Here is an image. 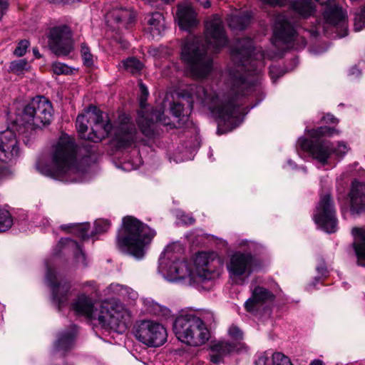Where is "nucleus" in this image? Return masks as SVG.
I'll list each match as a JSON object with an SVG mask.
<instances>
[{"label": "nucleus", "instance_id": "obj_24", "mask_svg": "<svg viewBox=\"0 0 365 365\" xmlns=\"http://www.w3.org/2000/svg\"><path fill=\"white\" fill-rule=\"evenodd\" d=\"M106 18L108 22L112 23L113 21L119 24V26L127 29L134 21L135 14L131 10L116 9L108 12Z\"/></svg>", "mask_w": 365, "mask_h": 365}, {"label": "nucleus", "instance_id": "obj_5", "mask_svg": "<svg viewBox=\"0 0 365 365\" xmlns=\"http://www.w3.org/2000/svg\"><path fill=\"white\" fill-rule=\"evenodd\" d=\"M76 153L73 140L68 135H63L53 148L51 162L47 164L40 159L36 163V169L42 175L53 179L76 182L80 170Z\"/></svg>", "mask_w": 365, "mask_h": 365}, {"label": "nucleus", "instance_id": "obj_1", "mask_svg": "<svg viewBox=\"0 0 365 365\" xmlns=\"http://www.w3.org/2000/svg\"><path fill=\"white\" fill-rule=\"evenodd\" d=\"M264 56L261 49L254 47L251 38L237 40L231 49L235 68L230 71V93L217 92L211 86L192 84L182 90L180 95L187 101L190 110L195 103L206 106L220 124L228 125L232 129L239 115L237 97L249 95L257 89Z\"/></svg>", "mask_w": 365, "mask_h": 365}, {"label": "nucleus", "instance_id": "obj_55", "mask_svg": "<svg viewBox=\"0 0 365 365\" xmlns=\"http://www.w3.org/2000/svg\"><path fill=\"white\" fill-rule=\"evenodd\" d=\"M309 365H324L323 361L319 359L312 361Z\"/></svg>", "mask_w": 365, "mask_h": 365}, {"label": "nucleus", "instance_id": "obj_21", "mask_svg": "<svg viewBox=\"0 0 365 365\" xmlns=\"http://www.w3.org/2000/svg\"><path fill=\"white\" fill-rule=\"evenodd\" d=\"M273 299L274 294L270 291L262 287H257L252 291V297L245 302V307L247 312L254 313L263 303Z\"/></svg>", "mask_w": 365, "mask_h": 365}, {"label": "nucleus", "instance_id": "obj_8", "mask_svg": "<svg viewBox=\"0 0 365 365\" xmlns=\"http://www.w3.org/2000/svg\"><path fill=\"white\" fill-rule=\"evenodd\" d=\"M309 135L315 140H309L304 138L298 140V145L304 150L310 153L312 158L322 165L328 164L332 160H340L349 152V148L346 143L338 141L332 143L326 140H319L323 136H331L337 133L334 128L327 126L307 130Z\"/></svg>", "mask_w": 365, "mask_h": 365}, {"label": "nucleus", "instance_id": "obj_19", "mask_svg": "<svg viewBox=\"0 0 365 365\" xmlns=\"http://www.w3.org/2000/svg\"><path fill=\"white\" fill-rule=\"evenodd\" d=\"M154 123L168 124L162 108L152 110L150 113H147L143 110L138 112V124L145 136H150L153 134L152 126Z\"/></svg>", "mask_w": 365, "mask_h": 365}, {"label": "nucleus", "instance_id": "obj_15", "mask_svg": "<svg viewBox=\"0 0 365 365\" xmlns=\"http://www.w3.org/2000/svg\"><path fill=\"white\" fill-rule=\"evenodd\" d=\"M253 257L250 253L237 252L234 253L227 264V270L231 279L242 284L252 273Z\"/></svg>", "mask_w": 365, "mask_h": 365}, {"label": "nucleus", "instance_id": "obj_11", "mask_svg": "<svg viewBox=\"0 0 365 365\" xmlns=\"http://www.w3.org/2000/svg\"><path fill=\"white\" fill-rule=\"evenodd\" d=\"M281 43L295 49L304 48L307 44L305 38L299 37L294 25L284 14L277 16L274 26L273 43L279 46Z\"/></svg>", "mask_w": 365, "mask_h": 365}, {"label": "nucleus", "instance_id": "obj_56", "mask_svg": "<svg viewBox=\"0 0 365 365\" xmlns=\"http://www.w3.org/2000/svg\"><path fill=\"white\" fill-rule=\"evenodd\" d=\"M33 53H34V55L36 56V58H39L41 57V54H40L38 48H33Z\"/></svg>", "mask_w": 365, "mask_h": 365}, {"label": "nucleus", "instance_id": "obj_29", "mask_svg": "<svg viewBox=\"0 0 365 365\" xmlns=\"http://www.w3.org/2000/svg\"><path fill=\"white\" fill-rule=\"evenodd\" d=\"M292 9L302 17L311 16L314 12V6L310 0H296L291 4Z\"/></svg>", "mask_w": 365, "mask_h": 365}, {"label": "nucleus", "instance_id": "obj_12", "mask_svg": "<svg viewBox=\"0 0 365 365\" xmlns=\"http://www.w3.org/2000/svg\"><path fill=\"white\" fill-rule=\"evenodd\" d=\"M135 338L150 347H158L167 341L166 329L160 323L152 320L138 322L134 327Z\"/></svg>", "mask_w": 365, "mask_h": 365}, {"label": "nucleus", "instance_id": "obj_50", "mask_svg": "<svg viewBox=\"0 0 365 365\" xmlns=\"http://www.w3.org/2000/svg\"><path fill=\"white\" fill-rule=\"evenodd\" d=\"M322 120L326 123H334L336 122V119L334 118L333 115L327 114L324 115Z\"/></svg>", "mask_w": 365, "mask_h": 365}, {"label": "nucleus", "instance_id": "obj_3", "mask_svg": "<svg viewBox=\"0 0 365 365\" xmlns=\"http://www.w3.org/2000/svg\"><path fill=\"white\" fill-rule=\"evenodd\" d=\"M76 125L81 138L94 143L112 136L118 147L125 148L136 140V129L126 115H120L113 125L108 115L96 107L91 106L85 113L79 114Z\"/></svg>", "mask_w": 365, "mask_h": 365}, {"label": "nucleus", "instance_id": "obj_40", "mask_svg": "<svg viewBox=\"0 0 365 365\" xmlns=\"http://www.w3.org/2000/svg\"><path fill=\"white\" fill-rule=\"evenodd\" d=\"M52 70L57 75L69 74L72 70L66 64L60 62H55L52 64Z\"/></svg>", "mask_w": 365, "mask_h": 365}, {"label": "nucleus", "instance_id": "obj_20", "mask_svg": "<svg viewBox=\"0 0 365 365\" xmlns=\"http://www.w3.org/2000/svg\"><path fill=\"white\" fill-rule=\"evenodd\" d=\"M176 20L181 29L190 30L199 23L197 14L191 4L185 1L178 4L176 11Z\"/></svg>", "mask_w": 365, "mask_h": 365}, {"label": "nucleus", "instance_id": "obj_14", "mask_svg": "<svg viewBox=\"0 0 365 365\" xmlns=\"http://www.w3.org/2000/svg\"><path fill=\"white\" fill-rule=\"evenodd\" d=\"M314 219L315 222L325 232L333 233L336 231V211L329 193L321 196Z\"/></svg>", "mask_w": 365, "mask_h": 365}, {"label": "nucleus", "instance_id": "obj_42", "mask_svg": "<svg viewBox=\"0 0 365 365\" xmlns=\"http://www.w3.org/2000/svg\"><path fill=\"white\" fill-rule=\"evenodd\" d=\"M170 110L173 115L176 118L185 115L184 106L180 103H173L171 106Z\"/></svg>", "mask_w": 365, "mask_h": 365}, {"label": "nucleus", "instance_id": "obj_18", "mask_svg": "<svg viewBox=\"0 0 365 365\" xmlns=\"http://www.w3.org/2000/svg\"><path fill=\"white\" fill-rule=\"evenodd\" d=\"M46 280L51 289L53 301L60 309L68 302L71 286L67 282H59L56 272L50 268L47 270Z\"/></svg>", "mask_w": 365, "mask_h": 365}, {"label": "nucleus", "instance_id": "obj_25", "mask_svg": "<svg viewBox=\"0 0 365 365\" xmlns=\"http://www.w3.org/2000/svg\"><path fill=\"white\" fill-rule=\"evenodd\" d=\"M354 237V248L357 256V263L360 266H365V228L354 227L352 229Z\"/></svg>", "mask_w": 365, "mask_h": 365}, {"label": "nucleus", "instance_id": "obj_17", "mask_svg": "<svg viewBox=\"0 0 365 365\" xmlns=\"http://www.w3.org/2000/svg\"><path fill=\"white\" fill-rule=\"evenodd\" d=\"M0 161L9 163L19 155V148L15 133L10 129L0 132Z\"/></svg>", "mask_w": 365, "mask_h": 365}, {"label": "nucleus", "instance_id": "obj_7", "mask_svg": "<svg viewBox=\"0 0 365 365\" xmlns=\"http://www.w3.org/2000/svg\"><path fill=\"white\" fill-rule=\"evenodd\" d=\"M155 235V231L138 219L127 216L123 219L122 227L119 230L116 245L118 248L137 259L145 255V247Z\"/></svg>", "mask_w": 365, "mask_h": 365}, {"label": "nucleus", "instance_id": "obj_4", "mask_svg": "<svg viewBox=\"0 0 365 365\" xmlns=\"http://www.w3.org/2000/svg\"><path fill=\"white\" fill-rule=\"evenodd\" d=\"M82 289L85 292L79 294L71 304V308L76 314L91 320H98L102 327L118 332L126 329L130 322V315L122 304L115 302H103L99 309H95L89 295L97 292L96 283L94 281L84 282Z\"/></svg>", "mask_w": 365, "mask_h": 365}, {"label": "nucleus", "instance_id": "obj_6", "mask_svg": "<svg viewBox=\"0 0 365 365\" xmlns=\"http://www.w3.org/2000/svg\"><path fill=\"white\" fill-rule=\"evenodd\" d=\"M166 259H172L169 248L165 250V257L160 258V268L163 271H166V277L170 282H177L187 278L190 283H200L212 280L218 275L214 264V258L206 252H199L195 255L193 270L190 269L186 261L175 258L173 260L172 264L167 268Z\"/></svg>", "mask_w": 365, "mask_h": 365}, {"label": "nucleus", "instance_id": "obj_16", "mask_svg": "<svg viewBox=\"0 0 365 365\" xmlns=\"http://www.w3.org/2000/svg\"><path fill=\"white\" fill-rule=\"evenodd\" d=\"M325 19L324 30L329 27L337 34L339 37H344L347 35L346 15L341 8L331 6L326 9L324 14Z\"/></svg>", "mask_w": 365, "mask_h": 365}, {"label": "nucleus", "instance_id": "obj_53", "mask_svg": "<svg viewBox=\"0 0 365 365\" xmlns=\"http://www.w3.org/2000/svg\"><path fill=\"white\" fill-rule=\"evenodd\" d=\"M351 75L358 76L361 74V71L356 68L353 67L350 71Z\"/></svg>", "mask_w": 365, "mask_h": 365}, {"label": "nucleus", "instance_id": "obj_52", "mask_svg": "<svg viewBox=\"0 0 365 365\" xmlns=\"http://www.w3.org/2000/svg\"><path fill=\"white\" fill-rule=\"evenodd\" d=\"M200 4L205 9L210 6V2L209 0H197Z\"/></svg>", "mask_w": 365, "mask_h": 365}, {"label": "nucleus", "instance_id": "obj_31", "mask_svg": "<svg viewBox=\"0 0 365 365\" xmlns=\"http://www.w3.org/2000/svg\"><path fill=\"white\" fill-rule=\"evenodd\" d=\"M120 66L132 74H136L142 71L143 64L138 58L130 57L122 61Z\"/></svg>", "mask_w": 365, "mask_h": 365}, {"label": "nucleus", "instance_id": "obj_36", "mask_svg": "<svg viewBox=\"0 0 365 365\" xmlns=\"http://www.w3.org/2000/svg\"><path fill=\"white\" fill-rule=\"evenodd\" d=\"M110 227V223L107 220H97L94 222L93 235L101 234L106 232Z\"/></svg>", "mask_w": 365, "mask_h": 365}, {"label": "nucleus", "instance_id": "obj_22", "mask_svg": "<svg viewBox=\"0 0 365 365\" xmlns=\"http://www.w3.org/2000/svg\"><path fill=\"white\" fill-rule=\"evenodd\" d=\"M349 196L351 212L359 213L365 210V184L353 181Z\"/></svg>", "mask_w": 365, "mask_h": 365}, {"label": "nucleus", "instance_id": "obj_10", "mask_svg": "<svg viewBox=\"0 0 365 365\" xmlns=\"http://www.w3.org/2000/svg\"><path fill=\"white\" fill-rule=\"evenodd\" d=\"M53 114L51 103L43 96H37L25 106L21 119L24 124L33 129L50 124Z\"/></svg>", "mask_w": 365, "mask_h": 365}, {"label": "nucleus", "instance_id": "obj_23", "mask_svg": "<svg viewBox=\"0 0 365 365\" xmlns=\"http://www.w3.org/2000/svg\"><path fill=\"white\" fill-rule=\"evenodd\" d=\"M252 14L247 9L233 11L227 18L229 26L233 30H243L250 23Z\"/></svg>", "mask_w": 365, "mask_h": 365}, {"label": "nucleus", "instance_id": "obj_57", "mask_svg": "<svg viewBox=\"0 0 365 365\" xmlns=\"http://www.w3.org/2000/svg\"><path fill=\"white\" fill-rule=\"evenodd\" d=\"M288 163L291 165L292 162L291 160H289Z\"/></svg>", "mask_w": 365, "mask_h": 365}, {"label": "nucleus", "instance_id": "obj_34", "mask_svg": "<svg viewBox=\"0 0 365 365\" xmlns=\"http://www.w3.org/2000/svg\"><path fill=\"white\" fill-rule=\"evenodd\" d=\"M13 225V218L11 213L6 209L0 207V232L9 230Z\"/></svg>", "mask_w": 365, "mask_h": 365}, {"label": "nucleus", "instance_id": "obj_13", "mask_svg": "<svg viewBox=\"0 0 365 365\" xmlns=\"http://www.w3.org/2000/svg\"><path fill=\"white\" fill-rule=\"evenodd\" d=\"M48 45L56 56H66L73 48L71 29L65 25L51 28L48 34Z\"/></svg>", "mask_w": 365, "mask_h": 365}, {"label": "nucleus", "instance_id": "obj_2", "mask_svg": "<svg viewBox=\"0 0 365 365\" xmlns=\"http://www.w3.org/2000/svg\"><path fill=\"white\" fill-rule=\"evenodd\" d=\"M205 38L206 46L198 37H187L182 44L181 60L190 75L196 79L207 77L212 68V58L209 51L218 52L227 43L222 21L219 16L206 22Z\"/></svg>", "mask_w": 365, "mask_h": 365}, {"label": "nucleus", "instance_id": "obj_39", "mask_svg": "<svg viewBox=\"0 0 365 365\" xmlns=\"http://www.w3.org/2000/svg\"><path fill=\"white\" fill-rule=\"evenodd\" d=\"M273 365H292L290 359L280 352H277L272 354Z\"/></svg>", "mask_w": 365, "mask_h": 365}, {"label": "nucleus", "instance_id": "obj_45", "mask_svg": "<svg viewBox=\"0 0 365 365\" xmlns=\"http://www.w3.org/2000/svg\"><path fill=\"white\" fill-rule=\"evenodd\" d=\"M140 86V105L141 108H144L145 105V101H147V98L148 96V91L147 87L140 81L139 83Z\"/></svg>", "mask_w": 365, "mask_h": 365}, {"label": "nucleus", "instance_id": "obj_33", "mask_svg": "<svg viewBox=\"0 0 365 365\" xmlns=\"http://www.w3.org/2000/svg\"><path fill=\"white\" fill-rule=\"evenodd\" d=\"M144 306L146 311L154 315H164L167 312V309L160 306L151 299H145L143 300Z\"/></svg>", "mask_w": 365, "mask_h": 365}, {"label": "nucleus", "instance_id": "obj_51", "mask_svg": "<svg viewBox=\"0 0 365 365\" xmlns=\"http://www.w3.org/2000/svg\"><path fill=\"white\" fill-rule=\"evenodd\" d=\"M317 270L318 273L322 276L326 275V274L327 273V269L324 264H320V265L317 266Z\"/></svg>", "mask_w": 365, "mask_h": 365}, {"label": "nucleus", "instance_id": "obj_47", "mask_svg": "<svg viewBox=\"0 0 365 365\" xmlns=\"http://www.w3.org/2000/svg\"><path fill=\"white\" fill-rule=\"evenodd\" d=\"M255 365H269V357L265 354H261L255 361Z\"/></svg>", "mask_w": 365, "mask_h": 365}, {"label": "nucleus", "instance_id": "obj_28", "mask_svg": "<svg viewBox=\"0 0 365 365\" xmlns=\"http://www.w3.org/2000/svg\"><path fill=\"white\" fill-rule=\"evenodd\" d=\"M58 246H62L65 250L73 251L77 263L86 266L85 255L81 246L76 241L68 238L61 239Z\"/></svg>", "mask_w": 365, "mask_h": 365}, {"label": "nucleus", "instance_id": "obj_35", "mask_svg": "<svg viewBox=\"0 0 365 365\" xmlns=\"http://www.w3.org/2000/svg\"><path fill=\"white\" fill-rule=\"evenodd\" d=\"M61 229L65 230L68 227H71L72 231L75 233L78 237L81 239H86L89 237L88 234V225H72L71 227L67 225H62Z\"/></svg>", "mask_w": 365, "mask_h": 365}, {"label": "nucleus", "instance_id": "obj_46", "mask_svg": "<svg viewBox=\"0 0 365 365\" xmlns=\"http://www.w3.org/2000/svg\"><path fill=\"white\" fill-rule=\"evenodd\" d=\"M282 73L279 68L275 66L269 68V75L273 81H275L279 76H282Z\"/></svg>", "mask_w": 365, "mask_h": 365}, {"label": "nucleus", "instance_id": "obj_41", "mask_svg": "<svg viewBox=\"0 0 365 365\" xmlns=\"http://www.w3.org/2000/svg\"><path fill=\"white\" fill-rule=\"evenodd\" d=\"M81 56L83 63L87 66H91L93 63V55L91 53L90 48L85 44L81 45Z\"/></svg>", "mask_w": 365, "mask_h": 365}, {"label": "nucleus", "instance_id": "obj_32", "mask_svg": "<svg viewBox=\"0 0 365 365\" xmlns=\"http://www.w3.org/2000/svg\"><path fill=\"white\" fill-rule=\"evenodd\" d=\"M110 292L121 295L125 297L134 299L137 297V293L128 287L119 284H111L108 288Z\"/></svg>", "mask_w": 365, "mask_h": 365}, {"label": "nucleus", "instance_id": "obj_27", "mask_svg": "<svg viewBox=\"0 0 365 365\" xmlns=\"http://www.w3.org/2000/svg\"><path fill=\"white\" fill-rule=\"evenodd\" d=\"M233 349L234 346L227 341H221L213 344L211 346L210 361L214 364L220 363Z\"/></svg>", "mask_w": 365, "mask_h": 365}, {"label": "nucleus", "instance_id": "obj_26", "mask_svg": "<svg viewBox=\"0 0 365 365\" xmlns=\"http://www.w3.org/2000/svg\"><path fill=\"white\" fill-rule=\"evenodd\" d=\"M76 333L77 328L75 325H73L68 331L60 333L55 344L56 351L64 354L66 351L72 349L74 345V339Z\"/></svg>", "mask_w": 365, "mask_h": 365}, {"label": "nucleus", "instance_id": "obj_38", "mask_svg": "<svg viewBox=\"0 0 365 365\" xmlns=\"http://www.w3.org/2000/svg\"><path fill=\"white\" fill-rule=\"evenodd\" d=\"M354 26L355 31H359L365 27V6L356 14Z\"/></svg>", "mask_w": 365, "mask_h": 365}, {"label": "nucleus", "instance_id": "obj_48", "mask_svg": "<svg viewBox=\"0 0 365 365\" xmlns=\"http://www.w3.org/2000/svg\"><path fill=\"white\" fill-rule=\"evenodd\" d=\"M9 4L7 0H0V19L6 13Z\"/></svg>", "mask_w": 365, "mask_h": 365}, {"label": "nucleus", "instance_id": "obj_43", "mask_svg": "<svg viewBox=\"0 0 365 365\" xmlns=\"http://www.w3.org/2000/svg\"><path fill=\"white\" fill-rule=\"evenodd\" d=\"M29 46V41L24 39V40H21L17 47L16 48V49L14 50V53L16 56H23L26 52V49L28 48Z\"/></svg>", "mask_w": 365, "mask_h": 365}, {"label": "nucleus", "instance_id": "obj_9", "mask_svg": "<svg viewBox=\"0 0 365 365\" xmlns=\"http://www.w3.org/2000/svg\"><path fill=\"white\" fill-rule=\"evenodd\" d=\"M213 319L211 312L201 317L194 314H180L174 322L173 331L180 341L192 346H201L210 338L206 324H210Z\"/></svg>", "mask_w": 365, "mask_h": 365}, {"label": "nucleus", "instance_id": "obj_54", "mask_svg": "<svg viewBox=\"0 0 365 365\" xmlns=\"http://www.w3.org/2000/svg\"><path fill=\"white\" fill-rule=\"evenodd\" d=\"M50 3L53 4H68V0H48Z\"/></svg>", "mask_w": 365, "mask_h": 365}, {"label": "nucleus", "instance_id": "obj_44", "mask_svg": "<svg viewBox=\"0 0 365 365\" xmlns=\"http://www.w3.org/2000/svg\"><path fill=\"white\" fill-rule=\"evenodd\" d=\"M228 334L234 340L239 341L242 339L243 333L242 330L235 325H232L228 329Z\"/></svg>", "mask_w": 365, "mask_h": 365}, {"label": "nucleus", "instance_id": "obj_49", "mask_svg": "<svg viewBox=\"0 0 365 365\" xmlns=\"http://www.w3.org/2000/svg\"><path fill=\"white\" fill-rule=\"evenodd\" d=\"M180 218H181L182 222L185 224L191 225L195 222V220L193 219V217L186 215L185 214H182L180 216Z\"/></svg>", "mask_w": 365, "mask_h": 365}, {"label": "nucleus", "instance_id": "obj_37", "mask_svg": "<svg viewBox=\"0 0 365 365\" xmlns=\"http://www.w3.org/2000/svg\"><path fill=\"white\" fill-rule=\"evenodd\" d=\"M28 66V62L25 59H19L11 63L10 69L12 72L19 74L27 70Z\"/></svg>", "mask_w": 365, "mask_h": 365}, {"label": "nucleus", "instance_id": "obj_30", "mask_svg": "<svg viewBox=\"0 0 365 365\" xmlns=\"http://www.w3.org/2000/svg\"><path fill=\"white\" fill-rule=\"evenodd\" d=\"M148 24L150 31L160 34L165 29V20L162 14L155 12L148 16Z\"/></svg>", "mask_w": 365, "mask_h": 365}]
</instances>
